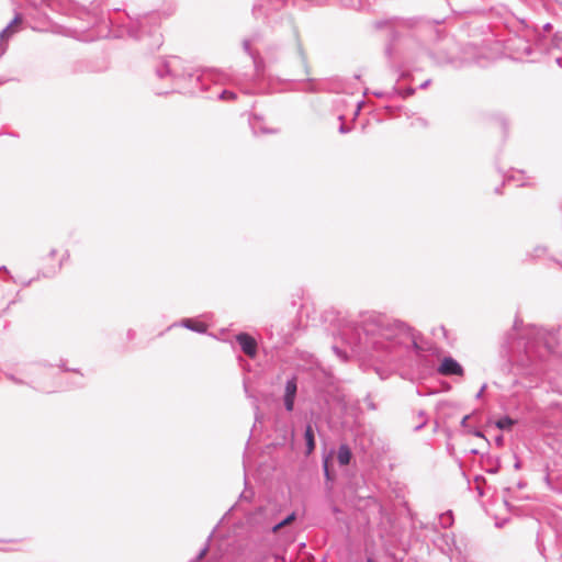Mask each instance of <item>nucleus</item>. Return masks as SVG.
<instances>
[{
  "mask_svg": "<svg viewBox=\"0 0 562 562\" xmlns=\"http://www.w3.org/2000/svg\"><path fill=\"white\" fill-rule=\"evenodd\" d=\"M552 30L553 26L550 22L542 24L541 27L537 23L529 22V63L540 61V56L559 48L562 43V34L557 32L550 36Z\"/></svg>",
  "mask_w": 562,
  "mask_h": 562,
  "instance_id": "nucleus-8",
  "label": "nucleus"
},
{
  "mask_svg": "<svg viewBox=\"0 0 562 562\" xmlns=\"http://www.w3.org/2000/svg\"><path fill=\"white\" fill-rule=\"evenodd\" d=\"M544 251H546L544 247H541V246L535 247L532 256L540 257L541 254H543Z\"/></svg>",
  "mask_w": 562,
  "mask_h": 562,
  "instance_id": "nucleus-56",
  "label": "nucleus"
},
{
  "mask_svg": "<svg viewBox=\"0 0 562 562\" xmlns=\"http://www.w3.org/2000/svg\"><path fill=\"white\" fill-rule=\"evenodd\" d=\"M351 131V127H349L348 125H346L344 122L339 125L338 127V132L340 134H347Z\"/></svg>",
  "mask_w": 562,
  "mask_h": 562,
  "instance_id": "nucleus-53",
  "label": "nucleus"
},
{
  "mask_svg": "<svg viewBox=\"0 0 562 562\" xmlns=\"http://www.w3.org/2000/svg\"><path fill=\"white\" fill-rule=\"evenodd\" d=\"M515 420L505 415L503 417H501L499 419H497L494 425H495V428L499 429V430H509L512 428V426L514 425Z\"/></svg>",
  "mask_w": 562,
  "mask_h": 562,
  "instance_id": "nucleus-37",
  "label": "nucleus"
},
{
  "mask_svg": "<svg viewBox=\"0 0 562 562\" xmlns=\"http://www.w3.org/2000/svg\"><path fill=\"white\" fill-rule=\"evenodd\" d=\"M243 48H244V52L250 57L252 58V56H256L257 54H259L258 52H255L251 49V41L250 40H247L245 38L243 41Z\"/></svg>",
  "mask_w": 562,
  "mask_h": 562,
  "instance_id": "nucleus-45",
  "label": "nucleus"
},
{
  "mask_svg": "<svg viewBox=\"0 0 562 562\" xmlns=\"http://www.w3.org/2000/svg\"><path fill=\"white\" fill-rule=\"evenodd\" d=\"M296 517H297V514L295 510L289 513L281 520L273 522V525H268L267 527L269 528V532H271V533L279 532V530L281 528H283V527L288 526L289 524H291L292 521H294L296 519Z\"/></svg>",
  "mask_w": 562,
  "mask_h": 562,
  "instance_id": "nucleus-30",
  "label": "nucleus"
},
{
  "mask_svg": "<svg viewBox=\"0 0 562 562\" xmlns=\"http://www.w3.org/2000/svg\"><path fill=\"white\" fill-rule=\"evenodd\" d=\"M244 391H245V393H246V396H247V397H250V398H254V400H255V411H256V413H255V422H260L261 416H260V414H259V405L257 404V400H256V397H254V396L250 394L249 389H248V384H247V382H246V381H244Z\"/></svg>",
  "mask_w": 562,
  "mask_h": 562,
  "instance_id": "nucleus-42",
  "label": "nucleus"
},
{
  "mask_svg": "<svg viewBox=\"0 0 562 562\" xmlns=\"http://www.w3.org/2000/svg\"><path fill=\"white\" fill-rule=\"evenodd\" d=\"M472 414L464 415L460 422V426L468 431V429L471 427L469 425V419L471 418Z\"/></svg>",
  "mask_w": 562,
  "mask_h": 562,
  "instance_id": "nucleus-51",
  "label": "nucleus"
},
{
  "mask_svg": "<svg viewBox=\"0 0 562 562\" xmlns=\"http://www.w3.org/2000/svg\"><path fill=\"white\" fill-rule=\"evenodd\" d=\"M95 68L91 60L89 59H79L71 64L70 72L72 75H80L86 72H94Z\"/></svg>",
  "mask_w": 562,
  "mask_h": 562,
  "instance_id": "nucleus-26",
  "label": "nucleus"
},
{
  "mask_svg": "<svg viewBox=\"0 0 562 562\" xmlns=\"http://www.w3.org/2000/svg\"><path fill=\"white\" fill-rule=\"evenodd\" d=\"M363 403L367 405L368 409L370 411H376L378 409V405L375 404V402L373 401L372 396L370 393H368L364 397H363Z\"/></svg>",
  "mask_w": 562,
  "mask_h": 562,
  "instance_id": "nucleus-47",
  "label": "nucleus"
},
{
  "mask_svg": "<svg viewBox=\"0 0 562 562\" xmlns=\"http://www.w3.org/2000/svg\"><path fill=\"white\" fill-rule=\"evenodd\" d=\"M155 74L159 79L170 78L175 83L189 81L192 88L201 91L209 89L206 74H199L192 67L188 66L183 59L178 56L162 57L155 67Z\"/></svg>",
  "mask_w": 562,
  "mask_h": 562,
  "instance_id": "nucleus-7",
  "label": "nucleus"
},
{
  "mask_svg": "<svg viewBox=\"0 0 562 562\" xmlns=\"http://www.w3.org/2000/svg\"><path fill=\"white\" fill-rule=\"evenodd\" d=\"M352 459V451L349 445L340 443L337 450V461L339 465L345 467L350 463Z\"/></svg>",
  "mask_w": 562,
  "mask_h": 562,
  "instance_id": "nucleus-29",
  "label": "nucleus"
},
{
  "mask_svg": "<svg viewBox=\"0 0 562 562\" xmlns=\"http://www.w3.org/2000/svg\"><path fill=\"white\" fill-rule=\"evenodd\" d=\"M446 21V16H437L426 19L423 16L402 19L393 16L390 19L378 20L374 22L376 30H385L387 36V44L385 46V55L389 59L393 57L397 49V43L404 37L408 36L413 30L416 32L422 30H429L435 40H440L442 32L438 25Z\"/></svg>",
  "mask_w": 562,
  "mask_h": 562,
  "instance_id": "nucleus-5",
  "label": "nucleus"
},
{
  "mask_svg": "<svg viewBox=\"0 0 562 562\" xmlns=\"http://www.w3.org/2000/svg\"><path fill=\"white\" fill-rule=\"evenodd\" d=\"M136 337V331L132 328H130L127 331H126V338L128 340H134Z\"/></svg>",
  "mask_w": 562,
  "mask_h": 562,
  "instance_id": "nucleus-59",
  "label": "nucleus"
},
{
  "mask_svg": "<svg viewBox=\"0 0 562 562\" xmlns=\"http://www.w3.org/2000/svg\"><path fill=\"white\" fill-rule=\"evenodd\" d=\"M222 555L217 553H213L206 562H221Z\"/></svg>",
  "mask_w": 562,
  "mask_h": 562,
  "instance_id": "nucleus-57",
  "label": "nucleus"
},
{
  "mask_svg": "<svg viewBox=\"0 0 562 562\" xmlns=\"http://www.w3.org/2000/svg\"><path fill=\"white\" fill-rule=\"evenodd\" d=\"M20 21H22V15L16 12L14 18L0 32V58L5 54L9 41L18 32L15 24Z\"/></svg>",
  "mask_w": 562,
  "mask_h": 562,
  "instance_id": "nucleus-19",
  "label": "nucleus"
},
{
  "mask_svg": "<svg viewBox=\"0 0 562 562\" xmlns=\"http://www.w3.org/2000/svg\"><path fill=\"white\" fill-rule=\"evenodd\" d=\"M526 486L527 483L520 480L515 485L507 486L503 491V501L507 510L519 517L526 515L524 501L527 496L520 494V491Z\"/></svg>",
  "mask_w": 562,
  "mask_h": 562,
  "instance_id": "nucleus-9",
  "label": "nucleus"
},
{
  "mask_svg": "<svg viewBox=\"0 0 562 562\" xmlns=\"http://www.w3.org/2000/svg\"><path fill=\"white\" fill-rule=\"evenodd\" d=\"M429 56L438 65H452L453 67H461L468 63L475 64L480 67H485L486 65L484 63L485 57L481 50L473 52L471 59L464 58L463 60H459L453 54L442 48L429 52Z\"/></svg>",
  "mask_w": 562,
  "mask_h": 562,
  "instance_id": "nucleus-10",
  "label": "nucleus"
},
{
  "mask_svg": "<svg viewBox=\"0 0 562 562\" xmlns=\"http://www.w3.org/2000/svg\"><path fill=\"white\" fill-rule=\"evenodd\" d=\"M36 280H38L37 276L35 278L22 281L21 284H22V286L27 288Z\"/></svg>",
  "mask_w": 562,
  "mask_h": 562,
  "instance_id": "nucleus-60",
  "label": "nucleus"
},
{
  "mask_svg": "<svg viewBox=\"0 0 562 562\" xmlns=\"http://www.w3.org/2000/svg\"><path fill=\"white\" fill-rule=\"evenodd\" d=\"M32 364L38 366V367H44V368H48V367L53 366L52 363H49L46 360H37V361L32 362Z\"/></svg>",
  "mask_w": 562,
  "mask_h": 562,
  "instance_id": "nucleus-54",
  "label": "nucleus"
},
{
  "mask_svg": "<svg viewBox=\"0 0 562 562\" xmlns=\"http://www.w3.org/2000/svg\"><path fill=\"white\" fill-rule=\"evenodd\" d=\"M58 367L64 372H74V373L79 374L81 378L83 376V374L81 373L80 369L67 367L65 360H60V363L58 364Z\"/></svg>",
  "mask_w": 562,
  "mask_h": 562,
  "instance_id": "nucleus-46",
  "label": "nucleus"
},
{
  "mask_svg": "<svg viewBox=\"0 0 562 562\" xmlns=\"http://www.w3.org/2000/svg\"><path fill=\"white\" fill-rule=\"evenodd\" d=\"M306 81L311 85L308 88L305 89V91L307 92H316L317 89L316 87L314 86V79L312 78H307Z\"/></svg>",
  "mask_w": 562,
  "mask_h": 562,
  "instance_id": "nucleus-55",
  "label": "nucleus"
},
{
  "mask_svg": "<svg viewBox=\"0 0 562 562\" xmlns=\"http://www.w3.org/2000/svg\"><path fill=\"white\" fill-rule=\"evenodd\" d=\"M251 60L254 71L246 78V81L250 83V87L245 91L248 94L259 93L263 89V82L267 80L265 58L260 54H257L252 56Z\"/></svg>",
  "mask_w": 562,
  "mask_h": 562,
  "instance_id": "nucleus-11",
  "label": "nucleus"
},
{
  "mask_svg": "<svg viewBox=\"0 0 562 562\" xmlns=\"http://www.w3.org/2000/svg\"><path fill=\"white\" fill-rule=\"evenodd\" d=\"M293 31H294V36H295L296 42H297V44H296L297 45V53H299V55L301 57V60H302V63H303V65L305 67V72L308 74L306 55H305V52H304L303 46H302V44L300 42V38H299V31H297V29L295 26H293Z\"/></svg>",
  "mask_w": 562,
  "mask_h": 562,
  "instance_id": "nucleus-38",
  "label": "nucleus"
},
{
  "mask_svg": "<svg viewBox=\"0 0 562 562\" xmlns=\"http://www.w3.org/2000/svg\"><path fill=\"white\" fill-rule=\"evenodd\" d=\"M281 49V45L278 43L268 44L265 48V55L269 63H276L278 60V53Z\"/></svg>",
  "mask_w": 562,
  "mask_h": 562,
  "instance_id": "nucleus-34",
  "label": "nucleus"
},
{
  "mask_svg": "<svg viewBox=\"0 0 562 562\" xmlns=\"http://www.w3.org/2000/svg\"><path fill=\"white\" fill-rule=\"evenodd\" d=\"M486 453L482 454V467L486 473L496 474L501 470V460L497 456L488 453V449H485Z\"/></svg>",
  "mask_w": 562,
  "mask_h": 562,
  "instance_id": "nucleus-23",
  "label": "nucleus"
},
{
  "mask_svg": "<svg viewBox=\"0 0 562 562\" xmlns=\"http://www.w3.org/2000/svg\"><path fill=\"white\" fill-rule=\"evenodd\" d=\"M316 431H318L317 424L313 419L307 420L303 431V439L305 446L304 456L306 458L311 457L315 452Z\"/></svg>",
  "mask_w": 562,
  "mask_h": 562,
  "instance_id": "nucleus-18",
  "label": "nucleus"
},
{
  "mask_svg": "<svg viewBox=\"0 0 562 562\" xmlns=\"http://www.w3.org/2000/svg\"><path fill=\"white\" fill-rule=\"evenodd\" d=\"M235 341L238 344L240 350L249 358L255 359L258 355V344L254 336L247 331H240L235 335Z\"/></svg>",
  "mask_w": 562,
  "mask_h": 562,
  "instance_id": "nucleus-17",
  "label": "nucleus"
},
{
  "mask_svg": "<svg viewBox=\"0 0 562 562\" xmlns=\"http://www.w3.org/2000/svg\"><path fill=\"white\" fill-rule=\"evenodd\" d=\"M514 468L516 470H519L522 468V461L520 459H518L516 456H515V463H514Z\"/></svg>",
  "mask_w": 562,
  "mask_h": 562,
  "instance_id": "nucleus-62",
  "label": "nucleus"
},
{
  "mask_svg": "<svg viewBox=\"0 0 562 562\" xmlns=\"http://www.w3.org/2000/svg\"><path fill=\"white\" fill-rule=\"evenodd\" d=\"M176 325H179L183 328H187L198 334H205L207 331V326L196 321L195 318H182L179 323H176L172 326Z\"/></svg>",
  "mask_w": 562,
  "mask_h": 562,
  "instance_id": "nucleus-25",
  "label": "nucleus"
},
{
  "mask_svg": "<svg viewBox=\"0 0 562 562\" xmlns=\"http://www.w3.org/2000/svg\"><path fill=\"white\" fill-rule=\"evenodd\" d=\"M215 91L212 95H209V98H216L222 101H232L237 98V94L228 89H224L222 87L215 86Z\"/></svg>",
  "mask_w": 562,
  "mask_h": 562,
  "instance_id": "nucleus-31",
  "label": "nucleus"
},
{
  "mask_svg": "<svg viewBox=\"0 0 562 562\" xmlns=\"http://www.w3.org/2000/svg\"><path fill=\"white\" fill-rule=\"evenodd\" d=\"M251 14L255 20L262 19V22L267 26L274 27L276 22L269 16L268 11L265 10L262 3H254V5L251 8Z\"/></svg>",
  "mask_w": 562,
  "mask_h": 562,
  "instance_id": "nucleus-27",
  "label": "nucleus"
},
{
  "mask_svg": "<svg viewBox=\"0 0 562 562\" xmlns=\"http://www.w3.org/2000/svg\"><path fill=\"white\" fill-rule=\"evenodd\" d=\"M437 373L445 376H462L464 368L452 356H445L440 363L437 366Z\"/></svg>",
  "mask_w": 562,
  "mask_h": 562,
  "instance_id": "nucleus-16",
  "label": "nucleus"
},
{
  "mask_svg": "<svg viewBox=\"0 0 562 562\" xmlns=\"http://www.w3.org/2000/svg\"><path fill=\"white\" fill-rule=\"evenodd\" d=\"M474 481L476 483V491L479 492V495L484 496L485 492L483 491L481 483L486 482L485 477L483 475H475Z\"/></svg>",
  "mask_w": 562,
  "mask_h": 562,
  "instance_id": "nucleus-48",
  "label": "nucleus"
},
{
  "mask_svg": "<svg viewBox=\"0 0 562 562\" xmlns=\"http://www.w3.org/2000/svg\"><path fill=\"white\" fill-rule=\"evenodd\" d=\"M416 89L408 86V87H400V86H393L391 90H384L386 100H393L395 97L407 99L408 97L413 95L415 93Z\"/></svg>",
  "mask_w": 562,
  "mask_h": 562,
  "instance_id": "nucleus-24",
  "label": "nucleus"
},
{
  "mask_svg": "<svg viewBox=\"0 0 562 562\" xmlns=\"http://www.w3.org/2000/svg\"><path fill=\"white\" fill-rule=\"evenodd\" d=\"M431 80L427 79L423 83L419 85V89H426L430 85Z\"/></svg>",
  "mask_w": 562,
  "mask_h": 562,
  "instance_id": "nucleus-64",
  "label": "nucleus"
},
{
  "mask_svg": "<svg viewBox=\"0 0 562 562\" xmlns=\"http://www.w3.org/2000/svg\"><path fill=\"white\" fill-rule=\"evenodd\" d=\"M270 508L265 505L257 506L254 510H244L245 521L252 528H259L262 531H268V525H273L270 520Z\"/></svg>",
  "mask_w": 562,
  "mask_h": 562,
  "instance_id": "nucleus-13",
  "label": "nucleus"
},
{
  "mask_svg": "<svg viewBox=\"0 0 562 562\" xmlns=\"http://www.w3.org/2000/svg\"><path fill=\"white\" fill-rule=\"evenodd\" d=\"M517 175L519 176L518 178H516L515 175H506L504 176V179H503V182L501 186H497L495 189H494V192L496 194H502L503 191V187H509L512 184H514L516 188H521V187H525L527 184L526 182V177H525V171L524 170H517Z\"/></svg>",
  "mask_w": 562,
  "mask_h": 562,
  "instance_id": "nucleus-20",
  "label": "nucleus"
},
{
  "mask_svg": "<svg viewBox=\"0 0 562 562\" xmlns=\"http://www.w3.org/2000/svg\"><path fill=\"white\" fill-rule=\"evenodd\" d=\"M531 465H540L539 469H532V481H541L547 485L548 490L562 494V484L559 480L552 477L548 463L542 464L540 461L533 459Z\"/></svg>",
  "mask_w": 562,
  "mask_h": 562,
  "instance_id": "nucleus-14",
  "label": "nucleus"
},
{
  "mask_svg": "<svg viewBox=\"0 0 562 562\" xmlns=\"http://www.w3.org/2000/svg\"><path fill=\"white\" fill-rule=\"evenodd\" d=\"M322 468L326 483H333L336 479V474L330 460V454H323Z\"/></svg>",
  "mask_w": 562,
  "mask_h": 562,
  "instance_id": "nucleus-28",
  "label": "nucleus"
},
{
  "mask_svg": "<svg viewBox=\"0 0 562 562\" xmlns=\"http://www.w3.org/2000/svg\"><path fill=\"white\" fill-rule=\"evenodd\" d=\"M486 387H487V385H486V384H483V385L481 386V389L479 390V392L476 393L475 397H476V398H481V397H482V395H483V393L485 392Z\"/></svg>",
  "mask_w": 562,
  "mask_h": 562,
  "instance_id": "nucleus-63",
  "label": "nucleus"
},
{
  "mask_svg": "<svg viewBox=\"0 0 562 562\" xmlns=\"http://www.w3.org/2000/svg\"><path fill=\"white\" fill-rule=\"evenodd\" d=\"M159 14L149 12L137 18L127 15L126 21L120 25L126 34L136 40L145 42L147 49L153 53L164 43L162 34L159 30Z\"/></svg>",
  "mask_w": 562,
  "mask_h": 562,
  "instance_id": "nucleus-6",
  "label": "nucleus"
},
{
  "mask_svg": "<svg viewBox=\"0 0 562 562\" xmlns=\"http://www.w3.org/2000/svg\"><path fill=\"white\" fill-rule=\"evenodd\" d=\"M32 4L35 8L44 5L53 12L77 18L82 22V25L76 27V31L82 33L88 32V34L83 35V41H93L95 38L109 36L119 37L123 32L121 31L116 33L113 30L114 21L109 14L105 15L103 12H97V7L89 10L79 5L74 0H38V2H32Z\"/></svg>",
  "mask_w": 562,
  "mask_h": 562,
  "instance_id": "nucleus-3",
  "label": "nucleus"
},
{
  "mask_svg": "<svg viewBox=\"0 0 562 562\" xmlns=\"http://www.w3.org/2000/svg\"><path fill=\"white\" fill-rule=\"evenodd\" d=\"M259 124H260V121H259V119L257 116H254L250 120V126H251V130H252L255 135L258 134V131H260L261 134H271V133L276 132L274 130H270V128L258 126Z\"/></svg>",
  "mask_w": 562,
  "mask_h": 562,
  "instance_id": "nucleus-39",
  "label": "nucleus"
},
{
  "mask_svg": "<svg viewBox=\"0 0 562 562\" xmlns=\"http://www.w3.org/2000/svg\"><path fill=\"white\" fill-rule=\"evenodd\" d=\"M505 56L517 63H525L527 56V38L524 35H510L504 43Z\"/></svg>",
  "mask_w": 562,
  "mask_h": 562,
  "instance_id": "nucleus-12",
  "label": "nucleus"
},
{
  "mask_svg": "<svg viewBox=\"0 0 562 562\" xmlns=\"http://www.w3.org/2000/svg\"><path fill=\"white\" fill-rule=\"evenodd\" d=\"M494 443L497 446V447H503L504 445V436L502 434H496L492 437Z\"/></svg>",
  "mask_w": 562,
  "mask_h": 562,
  "instance_id": "nucleus-52",
  "label": "nucleus"
},
{
  "mask_svg": "<svg viewBox=\"0 0 562 562\" xmlns=\"http://www.w3.org/2000/svg\"><path fill=\"white\" fill-rule=\"evenodd\" d=\"M442 1L445 3H447L448 5H450L451 11L457 13V14L485 15L487 12H490L492 10V9H486V8H469V9L462 10V11H458L449 2H447V0H442Z\"/></svg>",
  "mask_w": 562,
  "mask_h": 562,
  "instance_id": "nucleus-33",
  "label": "nucleus"
},
{
  "mask_svg": "<svg viewBox=\"0 0 562 562\" xmlns=\"http://www.w3.org/2000/svg\"><path fill=\"white\" fill-rule=\"evenodd\" d=\"M280 436L282 438V445L288 446L291 451L297 450L296 434L293 425L285 424L280 429Z\"/></svg>",
  "mask_w": 562,
  "mask_h": 562,
  "instance_id": "nucleus-22",
  "label": "nucleus"
},
{
  "mask_svg": "<svg viewBox=\"0 0 562 562\" xmlns=\"http://www.w3.org/2000/svg\"><path fill=\"white\" fill-rule=\"evenodd\" d=\"M216 528H217V526L209 535L205 544L200 549L198 554L194 558H192L189 562H201L205 558L206 553L210 550V543H211V540L213 538V535H214Z\"/></svg>",
  "mask_w": 562,
  "mask_h": 562,
  "instance_id": "nucleus-35",
  "label": "nucleus"
},
{
  "mask_svg": "<svg viewBox=\"0 0 562 562\" xmlns=\"http://www.w3.org/2000/svg\"><path fill=\"white\" fill-rule=\"evenodd\" d=\"M0 273H4V280L11 281L13 283H16V279L11 274L10 270L7 268V266H0Z\"/></svg>",
  "mask_w": 562,
  "mask_h": 562,
  "instance_id": "nucleus-49",
  "label": "nucleus"
},
{
  "mask_svg": "<svg viewBox=\"0 0 562 562\" xmlns=\"http://www.w3.org/2000/svg\"><path fill=\"white\" fill-rule=\"evenodd\" d=\"M299 379L296 374H291L284 383V392L282 395L283 407L286 413H293L295 401L297 397Z\"/></svg>",
  "mask_w": 562,
  "mask_h": 562,
  "instance_id": "nucleus-15",
  "label": "nucleus"
},
{
  "mask_svg": "<svg viewBox=\"0 0 562 562\" xmlns=\"http://www.w3.org/2000/svg\"><path fill=\"white\" fill-rule=\"evenodd\" d=\"M467 434H470L472 436H475L477 438H482L484 439V446H485V449H490L491 447V438H490V429H485V430H482L480 428H476V427H470L467 431Z\"/></svg>",
  "mask_w": 562,
  "mask_h": 562,
  "instance_id": "nucleus-32",
  "label": "nucleus"
},
{
  "mask_svg": "<svg viewBox=\"0 0 562 562\" xmlns=\"http://www.w3.org/2000/svg\"><path fill=\"white\" fill-rule=\"evenodd\" d=\"M402 109H403L402 105L386 104V105L383 106V110L385 111V114L389 115V116H394V115L400 114Z\"/></svg>",
  "mask_w": 562,
  "mask_h": 562,
  "instance_id": "nucleus-44",
  "label": "nucleus"
},
{
  "mask_svg": "<svg viewBox=\"0 0 562 562\" xmlns=\"http://www.w3.org/2000/svg\"><path fill=\"white\" fill-rule=\"evenodd\" d=\"M340 335L352 353L364 360L398 362L413 350L422 376L437 373L435 361L422 355L414 328L403 321L362 312L357 319L346 321L340 326Z\"/></svg>",
  "mask_w": 562,
  "mask_h": 562,
  "instance_id": "nucleus-1",
  "label": "nucleus"
},
{
  "mask_svg": "<svg viewBox=\"0 0 562 562\" xmlns=\"http://www.w3.org/2000/svg\"><path fill=\"white\" fill-rule=\"evenodd\" d=\"M255 498V491L252 486L249 484L247 479L245 477V490L239 494L238 501L228 509V513L232 510H246L243 507V503H251Z\"/></svg>",
  "mask_w": 562,
  "mask_h": 562,
  "instance_id": "nucleus-21",
  "label": "nucleus"
},
{
  "mask_svg": "<svg viewBox=\"0 0 562 562\" xmlns=\"http://www.w3.org/2000/svg\"><path fill=\"white\" fill-rule=\"evenodd\" d=\"M470 453L471 454H480L482 457V454L486 453L485 446L483 448H481V449H476V448L471 449Z\"/></svg>",
  "mask_w": 562,
  "mask_h": 562,
  "instance_id": "nucleus-58",
  "label": "nucleus"
},
{
  "mask_svg": "<svg viewBox=\"0 0 562 562\" xmlns=\"http://www.w3.org/2000/svg\"><path fill=\"white\" fill-rule=\"evenodd\" d=\"M372 94L380 99H384V97H385L384 90H374V91H372Z\"/></svg>",
  "mask_w": 562,
  "mask_h": 562,
  "instance_id": "nucleus-61",
  "label": "nucleus"
},
{
  "mask_svg": "<svg viewBox=\"0 0 562 562\" xmlns=\"http://www.w3.org/2000/svg\"><path fill=\"white\" fill-rule=\"evenodd\" d=\"M439 522L442 528H449L453 524V513L452 510H447L439 516Z\"/></svg>",
  "mask_w": 562,
  "mask_h": 562,
  "instance_id": "nucleus-40",
  "label": "nucleus"
},
{
  "mask_svg": "<svg viewBox=\"0 0 562 562\" xmlns=\"http://www.w3.org/2000/svg\"><path fill=\"white\" fill-rule=\"evenodd\" d=\"M3 374H4V376H5L9 381H11L12 383H14V384H16V385H27V386H31V387H32L31 383H29V382H26L25 380H23V379H21V378L16 376V375H15L14 373H12V372H4Z\"/></svg>",
  "mask_w": 562,
  "mask_h": 562,
  "instance_id": "nucleus-41",
  "label": "nucleus"
},
{
  "mask_svg": "<svg viewBox=\"0 0 562 562\" xmlns=\"http://www.w3.org/2000/svg\"><path fill=\"white\" fill-rule=\"evenodd\" d=\"M560 49L561 47L559 46V48L551 49V52H549L547 55L549 58H552L559 67L562 68V53L559 54Z\"/></svg>",
  "mask_w": 562,
  "mask_h": 562,
  "instance_id": "nucleus-43",
  "label": "nucleus"
},
{
  "mask_svg": "<svg viewBox=\"0 0 562 562\" xmlns=\"http://www.w3.org/2000/svg\"><path fill=\"white\" fill-rule=\"evenodd\" d=\"M501 356L506 359L503 371L513 374L512 384L520 383L527 378V326L516 315L513 326L508 329L501 344Z\"/></svg>",
  "mask_w": 562,
  "mask_h": 562,
  "instance_id": "nucleus-4",
  "label": "nucleus"
},
{
  "mask_svg": "<svg viewBox=\"0 0 562 562\" xmlns=\"http://www.w3.org/2000/svg\"><path fill=\"white\" fill-rule=\"evenodd\" d=\"M333 351L342 360H347V352L345 350H342L341 348H339L338 346L334 345L333 347Z\"/></svg>",
  "mask_w": 562,
  "mask_h": 562,
  "instance_id": "nucleus-50",
  "label": "nucleus"
},
{
  "mask_svg": "<svg viewBox=\"0 0 562 562\" xmlns=\"http://www.w3.org/2000/svg\"><path fill=\"white\" fill-rule=\"evenodd\" d=\"M63 267V260L59 261L57 267H50L43 270H40L37 272V279L44 278V279H52L57 276V273L60 271Z\"/></svg>",
  "mask_w": 562,
  "mask_h": 562,
  "instance_id": "nucleus-36",
  "label": "nucleus"
},
{
  "mask_svg": "<svg viewBox=\"0 0 562 562\" xmlns=\"http://www.w3.org/2000/svg\"><path fill=\"white\" fill-rule=\"evenodd\" d=\"M529 432L542 436L560 434L562 411L554 401L541 406L537 400L544 391L547 394L552 385V372L560 362L561 326H544L529 323Z\"/></svg>",
  "mask_w": 562,
  "mask_h": 562,
  "instance_id": "nucleus-2",
  "label": "nucleus"
}]
</instances>
